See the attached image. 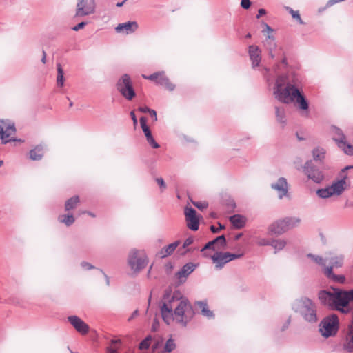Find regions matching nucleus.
<instances>
[{
  "instance_id": "nucleus-1",
  "label": "nucleus",
  "mask_w": 353,
  "mask_h": 353,
  "mask_svg": "<svg viewBox=\"0 0 353 353\" xmlns=\"http://www.w3.org/2000/svg\"><path fill=\"white\" fill-rule=\"evenodd\" d=\"M163 303L161 306V313L164 322L170 325L175 321L176 323L186 327L192 320L194 312L187 299H180L177 293L172 295L166 291L163 295Z\"/></svg>"
},
{
  "instance_id": "nucleus-2",
  "label": "nucleus",
  "mask_w": 353,
  "mask_h": 353,
  "mask_svg": "<svg viewBox=\"0 0 353 353\" xmlns=\"http://www.w3.org/2000/svg\"><path fill=\"white\" fill-rule=\"evenodd\" d=\"M318 299L321 304L347 314L350 311L349 303L353 301V290L345 291L332 288V291L321 290Z\"/></svg>"
},
{
  "instance_id": "nucleus-3",
  "label": "nucleus",
  "mask_w": 353,
  "mask_h": 353,
  "mask_svg": "<svg viewBox=\"0 0 353 353\" xmlns=\"http://www.w3.org/2000/svg\"><path fill=\"white\" fill-rule=\"evenodd\" d=\"M273 94L281 103L290 104L295 101L301 110H308L309 105L306 99L292 83H288L284 88L274 90Z\"/></svg>"
},
{
  "instance_id": "nucleus-4",
  "label": "nucleus",
  "mask_w": 353,
  "mask_h": 353,
  "mask_svg": "<svg viewBox=\"0 0 353 353\" xmlns=\"http://www.w3.org/2000/svg\"><path fill=\"white\" fill-rule=\"evenodd\" d=\"M292 309L308 323H315L318 321L316 305L306 296L296 299L292 305Z\"/></svg>"
},
{
  "instance_id": "nucleus-5",
  "label": "nucleus",
  "mask_w": 353,
  "mask_h": 353,
  "mask_svg": "<svg viewBox=\"0 0 353 353\" xmlns=\"http://www.w3.org/2000/svg\"><path fill=\"white\" fill-rule=\"evenodd\" d=\"M148 259L143 250L133 249L130 250L128 257V263L134 273H138L148 265Z\"/></svg>"
},
{
  "instance_id": "nucleus-6",
  "label": "nucleus",
  "mask_w": 353,
  "mask_h": 353,
  "mask_svg": "<svg viewBox=\"0 0 353 353\" xmlns=\"http://www.w3.org/2000/svg\"><path fill=\"white\" fill-rule=\"evenodd\" d=\"M117 90L128 101H131L136 96L132 81L129 74H123L117 81Z\"/></svg>"
},
{
  "instance_id": "nucleus-7",
  "label": "nucleus",
  "mask_w": 353,
  "mask_h": 353,
  "mask_svg": "<svg viewBox=\"0 0 353 353\" xmlns=\"http://www.w3.org/2000/svg\"><path fill=\"white\" fill-rule=\"evenodd\" d=\"M339 329V319L336 314L325 318L320 324L319 331L325 338L334 336Z\"/></svg>"
},
{
  "instance_id": "nucleus-8",
  "label": "nucleus",
  "mask_w": 353,
  "mask_h": 353,
  "mask_svg": "<svg viewBox=\"0 0 353 353\" xmlns=\"http://www.w3.org/2000/svg\"><path fill=\"white\" fill-rule=\"evenodd\" d=\"M16 132L14 123L9 120H0V139L3 144L10 141L23 143L24 141L21 139H13L10 137Z\"/></svg>"
},
{
  "instance_id": "nucleus-9",
  "label": "nucleus",
  "mask_w": 353,
  "mask_h": 353,
  "mask_svg": "<svg viewBox=\"0 0 353 353\" xmlns=\"http://www.w3.org/2000/svg\"><path fill=\"white\" fill-rule=\"evenodd\" d=\"M97 4L95 0H77L74 17L82 18L96 12Z\"/></svg>"
},
{
  "instance_id": "nucleus-10",
  "label": "nucleus",
  "mask_w": 353,
  "mask_h": 353,
  "mask_svg": "<svg viewBox=\"0 0 353 353\" xmlns=\"http://www.w3.org/2000/svg\"><path fill=\"white\" fill-rule=\"evenodd\" d=\"M303 170L307 177L316 183H321L324 180L325 176L323 171L314 165L312 160L305 163Z\"/></svg>"
},
{
  "instance_id": "nucleus-11",
  "label": "nucleus",
  "mask_w": 353,
  "mask_h": 353,
  "mask_svg": "<svg viewBox=\"0 0 353 353\" xmlns=\"http://www.w3.org/2000/svg\"><path fill=\"white\" fill-rule=\"evenodd\" d=\"M187 227L193 230L196 231L199 226V219L196 216V210L192 208H185L184 211Z\"/></svg>"
},
{
  "instance_id": "nucleus-12",
  "label": "nucleus",
  "mask_w": 353,
  "mask_h": 353,
  "mask_svg": "<svg viewBox=\"0 0 353 353\" xmlns=\"http://www.w3.org/2000/svg\"><path fill=\"white\" fill-rule=\"evenodd\" d=\"M68 320L72 327L80 334H86L89 332V325L79 316L72 315L68 317Z\"/></svg>"
},
{
  "instance_id": "nucleus-13",
  "label": "nucleus",
  "mask_w": 353,
  "mask_h": 353,
  "mask_svg": "<svg viewBox=\"0 0 353 353\" xmlns=\"http://www.w3.org/2000/svg\"><path fill=\"white\" fill-rule=\"evenodd\" d=\"M341 345L345 352L353 353V327L347 325Z\"/></svg>"
},
{
  "instance_id": "nucleus-14",
  "label": "nucleus",
  "mask_w": 353,
  "mask_h": 353,
  "mask_svg": "<svg viewBox=\"0 0 353 353\" xmlns=\"http://www.w3.org/2000/svg\"><path fill=\"white\" fill-rule=\"evenodd\" d=\"M271 188L276 190L280 199L287 196L288 192V184L287 180L284 177H280L276 182L271 184Z\"/></svg>"
},
{
  "instance_id": "nucleus-15",
  "label": "nucleus",
  "mask_w": 353,
  "mask_h": 353,
  "mask_svg": "<svg viewBox=\"0 0 353 353\" xmlns=\"http://www.w3.org/2000/svg\"><path fill=\"white\" fill-rule=\"evenodd\" d=\"M138 23L136 21H128L119 23L116 28L115 31L117 33H124L129 34L134 32L138 29Z\"/></svg>"
},
{
  "instance_id": "nucleus-16",
  "label": "nucleus",
  "mask_w": 353,
  "mask_h": 353,
  "mask_svg": "<svg viewBox=\"0 0 353 353\" xmlns=\"http://www.w3.org/2000/svg\"><path fill=\"white\" fill-rule=\"evenodd\" d=\"M283 219L278 220L272 223L269 228V232L271 234L281 235L288 231Z\"/></svg>"
},
{
  "instance_id": "nucleus-17",
  "label": "nucleus",
  "mask_w": 353,
  "mask_h": 353,
  "mask_svg": "<svg viewBox=\"0 0 353 353\" xmlns=\"http://www.w3.org/2000/svg\"><path fill=\"white\" fill-rule=\"evenodd\" d=\"M226 256V253L221 252H217L211 256L213 263L215 264L216 270L222 269L225 264L229 262V261H228V257Z\"/></svg>"
},
{
  "instance_id": "nucleus-18",
  "label": "nucleus",
  "mask_w": 353,
  "mask_h": 353,
  "mask_svg": "<svg viewBox=\"0 0 353 353\" xmlns=\"http://www.w3.org/2000/svg\"><path fill=\"white\" fill-rule=\"evenodd\" d=\"M249 55L252 61V67L255 68L256 66H259L261 60V51L259 47L254 45L250 46Z\"/></svg>"
},
{
  "instance_id": "nucleus-19",
  "label": "nucleus",
  "mask_w": 353,
  "mask_h": 353,
  "mask_svg": "<svg viewBox=\"0 0 353 353\" xmlns=\"http://www.w3.org/2000/svg\"><path fill=\"white\" fill-rule=\"evenodd\" d=\"M179 244L180 241H176L174 243L163 247L160 251L157 252V256L161 259H164L168 256H170L175 251Z\"/></svg>"
},
{
  "instance_id": "nucleus-20",
  "label": "nucleus",
  "mask_w": 353,
  "mask_h": 353,
  "mask_svg": "<svg viewBox=\"0 0 353 353\" xmlns=\"http://www.w3.org/2000/svg\"><path fill=\"white\" fill-rule=\"evenodd\" d=\"M330 132L332 135L333 140L336 142L338 147H339L344 141H346V136L344 134L342 130L336 126H332Z\"/></svg>"
},
{
  "instance_id": "nucleus-21",
  "label": "nucleus",
  "mask_w": 353,
  "mask_h": 353,
  "mask_svg": "<svg viewBox=\"0 0 353 353\" xmlns=\"http://www.w3.org/2000/svg\"><path fill=\"white\" fill-rule=\"evenodd\" d=\"M196 265L193 263H188L184 265L181 269L176 274L178 279H186L196 268Z\"/></svg>"
},
{
  "instance_id": "nucleus-22",
  "label": "nucleus",
  "mask_w": 353,
  "mask_h": 353,
  "mask_svg": "<svg viewBox=\"0 0 353 353\" xmlns=\"http://www.w3.org/2000/svg\"><path fill=\"white\" fill-rule=\"evenodd\" d=\"M346 176H343L341 179L338 180L336 182L332 183L330 186L334 195H340L345 190V185L346 184L345 179Z\"/></svg>"
},
{
  "instance_id": "nucleus-23",
  "label": "nucleus",
  "mask_w": 353,
  "mask_h": 353,
  "mask_svg": "<svg viewBox=\"0 0 353 353\" xmlns=\"http://www.w3.org/2000/svg\"><path fill=\"white\" fill-rule=\"evenodd\" d=\"M44 147L41 144L36 145L30 150L29 157L32 161H39L43 157Z\"/></svg>"
},
{
  "instance_id": "nucleus-24",
  "label": "nucleus",
  "mask_w": 353,
  "mask_h": 353,
  "mask_svg": "<svg viewBox=\"0 0 353 353\" xmlns=\"http://www.w3.org/2000/svg\"><path fill=\"white\" fill-rule=\"evenodd\" d=\"M157 83L158 85L164 86L170 91H172L175 88V85L170 81L169 79L165 75L163 72L160 73V75L157 80Z\"/></svg>"
},
{
  "instance_id": "nucleus-25",
  "label": "nucleus",
  "mask_w": 353,
  "mask_h": 353,
  "mask_svg": "<svg viewBox=\"0 0 353 353\" xmlns=\"http://www.w3.org/2000/svg\"><path fill=\"white\" fill-rule=\"evenodd\" d=\"M330 265L326 266L325 268H339L343 266L344 261V256L343 254L334 255L330 258H328Z\"/></svg>"
},
{
  "instance_id": "nucleus-26",
  "label": "nucleus",
  "mask_w": 353,
  "mask_h": 353,
  "mask_svg": "<svg viewBox=\"0 0 353 353\" xmlns=\"http://www.w3.org/2000/svg\"><path fill=\"white\" fill-rule=\"evenodd\" d=\"M230 221L232 225L237 229H241L244 227L245 223V219L240 214H234L230 217Z\"/></svg>"
},
{
  "instance_id": "nucleus-27",
  "label": "nucleus",
  "mask_w": 353,
  "mask_h": 353,
  "mask_svg": "<svg viewBox=\"0 0 353 353\" xmlns=\"http://www.w3.org/2000/svg\"><path fill=\"white\" fill-rule=\"evenodd\" d=\"M196 305H197L201 310V314L208 318L212 319L214 317L213 312L211 311L207 304L206 301H198L196 303Z\"/></svg>"
},
{
  "instance_id": "nucleus-28",
  "label": "nucleus",
  "mask_w": 353,
  "mask_h": 353,
  "mask_svg": "<svg viewBox=\"0 0 353 353\" xmlns=\"http://www.w3.org/2000/svg\"><path fill=\"white\" fill-rule=\"evenodd\" d=\"M325 275L334 281L339 283H343L345 281V278L343 275H336L332 271V268H325L324 270Z\"/></svg>"
},
{
  "instance_id": "nucleus-29",
  "label": "nucleus",
  "mask_w": 353,
  "mask_h": 353,
  "mask_svg": "<svg viewBox=\"0 0 353 353\" xmlns=\"http://www.w3.org/2000/svg\"><path fill=\"white\" fill-rule=\"evenodd\" d=\"M312 157L313 159L316 162H322L325 157L326 151L324 148L321 147H316L312 150Z\"/></svg>"
},
{
  "instance_id": "nucleus-30",
  "label": "nucleus",
  "mask_w": 353,
  "mask_h": 353,
  "mask_svg": "<svg viewBox=\"0 0 353 353\" xmlns=\"http://www.w3.org/2000/svg\"><path fill=\"white\" fill-rule=\"evenodd\" d=\"M283 221L286 223L285 226L288 230L298 226L301 223V219L296 216L285 217Z\"/></svg>"
},
{
  "instance_id": "nucleus-31",
  "label": "nucleus",
  "mask_w": 353,
  "mask_h": 353,
  "mask_svg": "<svg viewBox=\"0 0 353 353\" xmlns=\"http://www.w3.org/2000/svg\"><path fill=\"white\" fill-rule=\"evenodd\" d=\"M79 197L78 196H74L69 199H68L65 204V210L66 211L71 210L74 209L77 204L79 203Z\"/></svg>"
},
{
  "instance_id": "nucleus-32",
  "label": "nucleus",
  "mask_w": 353,
  "mask_h": 353,
  "mask_svg": "<svg viewBox=\"0 0 353 353\" xmlns=\"http://www.w3.org/2000/svg\"><path fill=\"white\" fill-rule=\"evenodd\" d=\"M58 220L61 222L64 223L67 226H70L72 225L75 221L74 217L72 214H61L59 215L58 217Z\"/></svg>"
},
{
  "instance_id": "nucleus-33",
  "label": "nucleus",
  "mask_w": 353,
  "mask_h": 353,
  "mask_svg": "<svg viewBox=\"0 0 353 353\" xmlns=\"http://www.w3.org/2000/svg\"><path fill=\"white\" fill-rule=\"evenodd\" d=\"M286 245V241L283 239H272L270 245L274 248L275 252L283 250Z\"/></svg>"
},
{
  "instance_id": "nucleus-34",
  "label": "nucleus",
  "mask_w": 353,
  "mask_h": 353,
  "mask_svg": "<svg viewBox=\"0 0 353 353\" xmlns=\"http://www.w3.org/2000/svg\"><path fill=\"white\" fill-rule=\"evenodd\" d=\"M216 241L225 242V236L224 235L219 236L216 237V239H214V240L208 242L205 245V246L201 250V252H203L207 249L214 250L215 249L214 245H215Z\"/></svg>"
},
{
  "instance_id": "nucleus-35",
  "label": "nucleus",
  "mask_w": 353,
  "mask_h": 353,
  "mask_svg": "<svg viewBox=\"0 0 353 353\" xmlns=\"http://www.w3.org/2000/svg\"><path fill=\"white\" fill-rule=\"evenodd\" d=\"M316 194L319 197L322 199H327L334 195L330 186L317 190Z\"/></svg>"
},
{
  "instance_id": "nucleus-36",
  "label": "nucleus",
  "mask_w": 353,
  "mask_h": 353,
  "mask_svg": "<svg viewBox=\"0 0 353 353\" xmlns=\"http://www.w3.org/2000/svg\"><path fill=\"white\" fill-rule=\"evenodd\" d=\"M275 110H276V117L277 121L282 125H285V114L284 108L276 106Z\"/></svg>"
},
{
  "instance_id": "nucleus-37",
  "label": "nucleus",
  "mask_w": 353,
  "mask_h": 353,
  "mask_svg": "<svg viewBox=\"0 0 353 353\" xmlns=\"http://www.w3.org/2000/svg\"><path fill=\"white\" fill-rule=\"evenodd\" d=\"M57 83L59 86L62 87L64 83V76H63V70L60 63L57 64Z\"/></svg>"
},
{
  "instance_id": "nucleus-38",
  "label": "nucleus",
  "mask_w": 353,
  "mask_h": 353,
  "mask_svg": "<svg viewBox=\"0 0 353 353\" xmlns=\"http://www.w3.org/2000/svg\"><path fill=\"white\" fill-rule=\"evenodd\" d=\"M307 256L308 258L311 259L316 264L323 266L324 268L326 267L325 262L327 261L328 258L323 259L321 256H320L319 255H314L312 254H307Z\"/></svg>"
},
{
  "instance_id": "nucleus-39",
  "label": "nucleus",
  "mask_w": 353,
  "mask_h": 353,
  "mask_svg": "<svg viewBox=\"0 0 353 353\" xmlns=\"http://www.w3.org/2000/svg\"><path fill=\"white\" fill-rule=\"evenodd\" d=\"M265 44L270 50V53H269L270 56L273 58L274 57V55L272 53V50L276 46V44L274 42V38L272 36L268 35L265 40Z\"/></svg>"
},
{
  "instance_id": "nucleus-40",
  "label": "nucleus",
  "mask_w": 353,
  "mask_h": 353,
  "mask_svg": "<svg viewBox=\"0 0 353 353\" xmlns=\"http://www.w3.org/2000/svg\"><path fill=\"white\" fill-rule=\"evenodd\" d=\"M285 81H286V78L285 76H283V75L279 76L276 79V82H275V85L273 88V91L276 90H280V89L284 88Z\"/></svg>"
},
{
  "instance_id": "nucleus-41",
  "label": "nucleus",
  "mask_w": 353,
  "mask_h": 353,
  "mask_svg": "<svg viewBox=\"0 0 353 353\" xmlns=\"http://www.w3.org/2000/svg\"><path fill=\"white\" fill-rule=\"evenodd\" d=\"M339 148H340L346 154L353 155V145L344 141Z\"/></svg>"
},
{
  "instance_id": "nucleus-42",
  "label": "nucleus",
  "mask_w": 353,
  "mask_h": 353,
  "mask_svg": "<svg viewBox=\"0 0 353 353\" xmlns=\"http://www.w3.org/2000/svg\"><path fill=\"white\" fill-rule=\"evenodd\" d=\"M140 124H141V127L145 134V137H148V136L152 135L151 131L150 130L148 126L146 124V119L145 117L140 118Z\"/></svg>"
},
{
  "instance_id": "nucleus-43",
  "label": "nucleus",
  "mask_w": 353,
  "mask_h": 353,
  "mask_svg": "<svg viewBox=\"0 0 353 353\" xmlns=\"http://www.w3.org/2000/svg\"><path fill=\"white\" fill-rule=\"evenodd\" d=\"M175 347L176 345L174 341L172 338H170L166 341L164 347V350L166 352H171L175 349Z\"/></svg>"
},
{
  "instance_id": "nucleus-44",
  "label": "nucleus",
  "mask_w": 353,
  "mask_h": 353,
  "mask_svg": "<svg viewBox=\"0 0 353 353\" xmlns=\"http://www.w3.org/2000/svg\"><path fill=\"white\" fill-rule=\"evenodd\" d=\"M286 10L291 14L292 18L296 19L300 24H303L299 11H295L290 7H286Z\"/></svg>"
},
{
  "instance_id": "nucleus-45",
  "label": "nucleus",
  "mask_w": 353,
  "mask_h": 353,
  "mask_svg": "<svg viewBox=\"0 0 353 353\" xmlns=\"http://www.w3.org/2000/svg\"><path fill=\"white\" fill-rule=\"evenodd\" d=\"M152 340L151 336H148L145 339H143L139 344L140 350H147L149 348L150 345V341Z\"/></svg>"
},
{
  "instance_id": "nucleus-46",
  "label": "nucleus",
  "mask_w": 353,
  "mask_h": 353,
  "mask_svg": "<svg viewBox=\"0 0 353 353\" xmlns=\"http://www.w3.org/2000/svg\"><path fill=\"white\" fill-rule=\"evenodd\" d=\"M160 73L161 72H155V73H153V74H152L150 75H148V76L143 74L142 77L145 79L151 80V81H153L157 83V80L158 79V77L160 75Z\"/></svg>"
},
{
  "instance_id": "nucleus-47",
  "label": "nucleus",
  "mask_w": 353,
  "mask_h": 353,
  "mask_svg": "<svg viewBox=\"0 0 353 353\" xmlns=\"http://www.w3.org/2000/svg\"><path fill=\"white\" fill-rule=\"evenodd\" d=\"M148 143L153 148H159V145L158 143L156 142L154 137H152V134L150 136H148L146 137Z\"/></svg>"
},
{
  "instance_id": "nucleus-48",
  "label": "nucleus",
  "mask_w": 353,
  "mask_h": 353,
  "mask_svg": "<svg viewBox=\"0 0 353 353\" xmlns=\"http://www.w3.org/2000/svg\"><path fill=\"white\" fill-rule=\"evenodd\" d=\"M225 253L227 255L226 257H228V261H229V262L231 261L235 260V259H240L243 255V254H232L230 252H225Z\"/></svg>"
},
{
  "instance_id": "nucleus-49",
  "label": "nucleus",
  "mask_w": 353,
  "mask_h": 353,
  "mask_svg": "<svg viewBox=\"0 0 353 353\" xmlns=\"http://www.w3.org/2000/svg\"><path fill=\"white\" fill-rule=\"evenodd\" d=\"M81 266L85 270H92L95 268L94 265L86 261H82L81 263Z\"/></svg>"
},
{
  "instance_id": "nucleus-50",
  "label": "nucleus",
  "mask_w": 353,
  "mask_h": 353,
  "mask_svg": "<svg viewBox=\"0 0 353 353\" xmlns=\"http://www.w3.org/2000/svg\"><path fill=\"white\" fill-rule=\"evenodd\" d=\"M194 241V239L192 237H188L187 238L184 242H183V246H182V248L183 249H185L187 247H188L189 245H190Z\"/></svg>"
},
{
  "instance_id": "nucleus-51",
  "label": "nucleus",
  "mask_w": 353,
  "mask_h": 353,
  "mask_svg": "<svg viewBox=\"0 0 353 353\" xmlns=\"http://www.w3.org/2000/svg\"><path fill=\"white\" fill-rule=\"evenodd\" d=\"M193 204L200 210H204L208 207V204L205 202H194Z\"/></svg>"
},
{
  "instance_id": "nucleus-52",
  "label": "nucleus",
  "mask_w": 353,
  "mask_h": 353,
  "mask_svg": "<svg viewBox=\"0 0 353 353\" xmlns=\"http://www.w3.org/2000/svg\"><path fill=\"white\" fill-rule=\"evenodd\" d=\"M86 24H87V23H86V22L82 21V22H81V23H79L77 24L76 26H73V27L72 28V29L74 31H78V30H81V29L83 28L85 26V25H86Z\"/></svg>"
},
{
  "instance_id": "nucleus-53",
  "label": "nucleus",
  "mask_w": 353,
  "mask_h": 353,
  "mask_svg": "<svg viewBox=\"0 0 353 353\" xmlns=\"http://www.w3.org/2000/svg\"><path fill=\"white\" fill-rule=\"evenodd\" d=\"M241 6L244 9H248L250 6V0H241Z\"/></svg>"
},
{
  "instance_id": "nucleus-54",
  "label": "nucleus",
  "mask_w": 353,
  "mask_h": 353,
  "mask_svg": "<svg viewBox=\"0 0 353 353\" xmlns=\"http://www.w3.org/2000/svg\"><path fill=\"white\" fill-rule=\"evenodd\" d=\"M258 243L260 245H270L271 240L261 239L259 241Z\"/></svg>"
},
{
  "instance_id": "nucleus-55",
  "label": "nucleus",
  "mask_w": 353,
  "mask_h": 353,
  "mask_svg": "<svg viewBox=\"0 0 353 353\" xmlns=\"http://www.w3.org/2000/svg\"><path fill=\"white\" fill-rule=\"evenodd\" d=\"M156 181L158 183V185L163 189H165L166 188L165 183L163 178H157Z\"/></svg>"
},
{
  "instance_id": "nucleus-56",
  "label": "nucleus",
  "mask_w": 353,
  "mask_h": 353,
  "mask_svg": "<svg viewBox=\"0 0 353 353\" xmlns=\"http://www.w3.org/2000/svg\"><path fill=\"white\" fill-rule=\"evenodd\" d=\"M139 315V311L138 310H136L133 312V313L131 314V316L128 318V321H130L135 317H137Z\"/></svg>"
},
{
  "instance_id": "nucleus-57",
  "label": "nucleus",
  "mask_w": 353,
  "mask_h": 353,
  "mask_svg": "<svg viewBox=\"0 0 353 353\" xmlns=\"http://www.w3.org/2000/svg\"><path fill=\"white\" fill-rule=\"evenodd\" d=\"M290 321H291L290 317H289L288 319V320L286 321V322L283 325V327H281V331H284L288 327V326L290 325Z\"/></svg>"
},
{
  "instance_id": "nucleus-58",
  "label": "nucleus",
  "mask_w": 353,
  "mask_h": 353,
  "mask_svg": "<svg viewBox=\"0 0 353 353\" xmlns=\"http://www.w3.org/2000/svg\"><path fill=\"white\" fill-rule=\"evenodd\" d=\"M148 113L150 114V116L154 117V121H157V112L155 110L150 109Z\"/></svg>"
},
{
  "instance_id": "nucleus-59",
  "label": "nucleus",
  "mask_w": 353,
  "mask_h": 353,
  "mask_svg": "<svg viewBox=\"0 0 353 353\" xmlns=\"http://www.w3.org/2000/svg\"><path fill=\"white\" fill-rule=\"evenodd\" d=\"M150 108H148L147 106H144V107H139V110L141 112H143V113H148L149 111H150Z\"/></svg>"
},
{
  "instance_id": "nucleus-60",
  "label": "nucleus",
  "mask_w": 353,
  "mask_h": 353,
  "mask_svg": "<svg viewBox=\"0 0 353 353\" xmlns=\"http://www.w3.org/2000/svg\"><path fill=\"white\" fill-rule=\"evenodd\" d=\"M215 245H219V248H223L226 245V240L225 239V242L216 241Z\"/></svg>"
},
{
  "instance_id": "nucleus-61",
  "label": "nucleus",
  "mask_w": 353,
  "mask_h": 353,
  "mask_svg": "<svg viewBox=\"0 0 353 353\" xmlns=\"http://www.w3.org/2000/svg\"><path fill=\"white\" fill-rule=\"evenodd\" d=\"M265 10L263 9V8H261L258 11V15L256 16L257 18H259L261 15L263 14H265Z\"/></svg>"
},
{
  "instance_id": "nucleus-62",
  "label": "nucleus",
  "mask_w": 353,
  "mask_h": 353,
  "mask_svg": "<svg viewBox=\"0 0 353 353\" xmlns=\"http://www.w3.org/2000/svg\"><path fill=\"white\" fill-rule=\"evenodd\" d=\"M117 351V350L116 348H113L112 347H108V349H107V352L108 353H116Z\"/></svg>"
},
{
  "instance_id": "nucleus-63",
  "label": "nucleus",
  "mask_w": 353,
  "mask_h": 353,
  "mask_svg": "<svg viewBox=\"0 0 353 353\" xmlns=\"http://www.w3.org/2000/svg\"><path fill=\"white\" fill-rule=\"evenodd\" d=\"M130 116L132 117V119L133 120L134 123L136 124L137 123V118H136L134 112H130Z\"/></svg>"
},
{
  "instance_id": "nucleus-64",
  "label": "nucleus",
  "mask_w": 353,
  "mask_h": 353,
  "mask_svg": "<svg viewBox=\"0 0 353 353\" xmlns=\"http://www.w3.org/2000/svg\"><path fill=\"white\" fill-rule=\"evenodd\" d=\"M210 230H211L213 233H217V232H219V228H216V227H215V226H214V225H212V226L210 227Z\"/></svg>"
}]
</instances>
